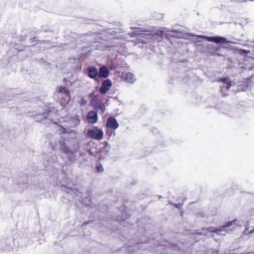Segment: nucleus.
Returning <instances> with one entry per match:
<instances>
[{
  "mask_svg": "<svg viewBox=\"0 0 254 254\" xmlns=\"http://www.w3.org/2000/svg\"><path fill=\"white\" fill-rule=\"evenodd\" d=\"M242 226V223L238 219H235L232 221L227 222L224 225L219 228L209 227L207 228V232L213 233V236L215 235H225V232L233 231L237 227Z\"/></svg>",
  "mask_w": 254,
  "mask_h": 254,
  "instance_id": "1",
  "label": "nucleus"
},
{
  "mask_svg": "<svg viewBox=\"0 0 254 254\" xmlns=\"http://www.w3.org/2000/svg\"><path fill=\"white\" fill-rule=\"evenodd\" d=\"M87 136L97 140H100L103 138L104 132L102 129L94 127L87 132Z\"/></svg>",
  "mask_w": 254,
  "mask_h": 254,
  "instance_id": "2",
  "label": "nucleus"
},
{
  "mask_svg": "<svg viewBox=\"0 0 254 254\" xmlns=\"http://www.w3.org/2000/svg\"><path fill=\"white\" fill-rule=\"evenodd\" d=\"M57 91L60 93L62 99L61 101V104L62 106L66 104L70 100V96L69 90L65 87L59 86L57 87Z\"/></svg>",
  "mask_w": 254,
  "mask_h": 254,
  "instance_id": "3",
  "label": "nucleus"
},
{
  "mask_svg": "<svg viewBox=\"0 0 254 254\" xmlns=\"http://www.w3.org/2000/svg\"><path fill=\"white\" fill-rule=\"evenodd\" d=\"M91 104L95 109L98 110L102 113L104 112L105 106L100 98L95 97L91 101Z\"/></svg>",
  "mask_w": 254,
  "mask_h": 254,
  "instance_id": "4",
  "label": "nucleus"
},
{
  "mask_svg": "<svg viewBox=\"0 0 254 254\" xmlns=\"http://www.w3.org/2000/svg\"><path fill=\"white\" fill-rule=\"evenodd\" d=\"M55 149H59L66 155H68L71 153L70 150L66 146L65 142L64 139H61L55 146Z\"/></svg>",
  "mask_w": 254,
  "mask_h": 254,
  "instance_id": "5",
  "label": "nucleus"
},
{
  "mask_svg": "<svg viewBox=\"0 0 254 254\" xmlns=\"http://www.w3.org/2000/svg\"><path fill=\"white\" fill-rule=\"evenodd\" d=\"M246 229L244 232L245 235L249 237H252L254 236V220H251L248 222L247 225L245 226Z\"/></svg>",
  "mask_w": 254,
  "mask_h": 254,
  "instance_id": "6",
  "label": "nucleus"
},
{
  "mask_svg": "<svg viewBox=\"0 0 254 254\" xmlns=\"http://www.w3.org/2000/svg\"><path fill=\"white\" fill-rule=\"evenodd\" d=\"M112 86V81L110 79H107L105 80L102 83L99 89V92L101 94H103L107 93Z\"/></svg>",
  "mask_w": 254,
  "mask_h": 254,
  "instance_id": "7",
  "label": "nucleus"
},
{
  "mask_svg": "<svg viewBox=\"0 0 254 254\" xmlns=\"http://www.w3.org/2000/svg\"><path fill=\"white\" fill-rule=\"evenodd\" d=\"M121 77L124 81L129 83H133L136 80L135 76L130 72L122 73Z\"/></svg>",
  "mask_w": 254,
  "mask_h": 254,
  "instance_id": "8",
  "label": "nucleus"
},
{
  "mask_svg": "<svg viewBox=\"0 0 254 254\" xmlns=\"http://www.w3.org/2000/svg\"><path fill=\"white\" fill-rule=\"evenodd\" d=\"M207 41L213 42L216 43L227 44L232 43L228 40L225 38L222 37H207Z\"/></svg>",
  "mask_w": 254,
  "mask_h": 254,
  "instance_id": "9",
  "label": "nucleus"
},
{
  "mask_svg": "<svg viewBox=\"0 0 254 254\" xmlns=\"http://www.w3.org/2000/svg\"><path fill=\"white\" fill-rule=\"evenodd\" d=\"M106 126L108 127L116 129L119 127V124L115 118L109 117L107 119Z\"/></svg>",
  "mask_w": 254,
  "mask_h": 254,
  "instance_id": "10",
  "label": "nucleus"
},
{
  "mask_svg": "<svg viewBox=\"0 0 254 254\" xmlns=\"http://www.w3.org/2000/svg\"><path fill=\"white\" fill-rule=\"evenodd\" d=\"M137 37L142 43H147L151 41L152 35L150 34L140 33L137 35Z\"/></svg>",
  "mask_w": 254,
  "mask_h": 254,
  "instance_id": "11",
  "label": "nucleus"
},
{
  "mask_svg": "<svg viewBox=\"0 0 254 254\" xmlns=\"http://www.w3.org/2000/svg\"><path fill=\"white\" fill-rule=\"evenodd\" d=\"M87 120L91 124H95L98 120V115L95 111H90L87 115Z\"/></svg>",
  "mask_w": 254,
  "mask_h": 254,
  "instance_id": "12",
  "label": "nucleus"
},
{
  "mask_svg": "<svg viewBox=\"0 0 254 254\" xmlns=\"http://www.w3.org/2000/svg\"><path fill=\"white\" fill-rule=\"evenodd\" d=\"M109 74V71L108 68L103 65L101 66L98 71V76L99 77L106 78Z\"/></svg>",
  "mask_w": 254,
  "mask_h": 254,
  "instance_id": "13",
  "label": "nucleus"
},
{
  "mask_svg": "<svg viewBox=\"0 0 254 254\" xmlns=\"http://www.w3.org/2000/svg\"><path fill=\"white\" fill-rule=\"evenodd\" d=\"M221 81L223 82L226 86H224L222 88V92H223L225 91L226 90L229 89L231 86L234 85V83H232L229 79L228 78H223L221 80Z\"/></svg>",
  "mask_w": 254,
  "mask_h": 254,
  "instance_id": "14",
  "label": "nucleus"
},
{
  "mask_svg": "<svg viewBox=\"0 0 254 254\" xmlns=\"http://www.w3.org/2000/svg\"><path fill=\"white\" fill-rule=\"evenodd\" d=\"M88 75L92 78H95L98 75V71L97 69L94 67H89L88 69Z\"/></svg>",
  "mask_w": 254,
  "mask_h": 254,
  "instance_id": "15",
  "label": "nucleus"
},
{
  "mask_svg": "<svg viewBox=\"0 0 254 254\" xmlns=\"http://www.w3.org/2000/svg\"><path fill=\"white\" fill-rule=\"evenodd\" d=\"M96 169H97V171L99 172H102L104 170L103 166L101 165H100V164H98L97 165Z\"/></svg>",
  "mask_w": 254,
  "mask_h": 254,
  "instance_id": "16",
  "label": "nucleus"
},
{
  "mask_svg": "<svg viewBox=\"0 0 254 254\" xmlns=\"http://www.w3.org/2000/svg\"><path fill=\"white\" fill-rule=\"evenodd\" d=\"M194 38H195V40L196 42H200L201 41L200 40L202 39H204L205 38L204 37H200V36H195L194 37Z\"/></svg>",
  "mask_w": 254,
  "mask_h": 254,
  "instance_id": "17",
  "label": "nucleus"
},
{
  "mask_svg": "<svg viewBox=\"0 0 254 254\" xmlns=\"http://www.w3.org/2000/svg\"><path fill=\"white\" fill-rule=\"evenodd\" d=\"M240 52L241 54H249L251 53V51H247V50H241L240 51Z\"/></svg>",
  "mask_w": 254,
  "mask_h": 254,
  "instance_id": "18",
  "label": "nucleus"
},
{
  "mask_svg": "<svg viewBox=\"0 0 254 254\" xmlns=\"http://www.w3.org/2000/svg\"><path fill=\"white\" fill-rule=\"evenodd\" d=\"M38 116H40L41 118L39 119H37V121H40L41 120L44 119L46 117V116L44 114L39 115Z\"/></svg>",
  "mask_w": 254,
  "mask_h": 254,
  "instance_id": "19",
  "label": "nucleus"
},
{
  "mask_svg": "<svg viewBox=\"0 0 254 254\" xmlns=\"http://www.w3.org/2000/svg\"><path fill=\"white\" fill-rule=\"evenodd\" d=\"M71 133L72 134V137H75V133H74V132H71Z\"/></svg>",
  "mask_w": 254,
  "mask_h": 254,
  "instance_id": "20",
  "label": "nucleus"
},
{
  "mask_svg": "<svg viewBox=\"0 0 254 254\" xmlns=\"http://www.w3.org/2000/svg\"><path fill=\"white\" fill-rule=\"evenodd\" d=\"M171 32L173 33H176V31H174V30H172Z\"/></svg>",
  "mask_w": 254,
  "mask_h": 254,
  "instance_id": "21",
  "label": "nucleus"
},
{
  "mask_svg": "<svg viewBox=\"0 0 254 254\" xmlns=\"http://www.w3.org/2000/svg\"><path fill=\"white\" fill-rule=\"evenodd\" d=\"M251 1H254V0H250Z\"/></svg>",
  "mask_w": 254,
  "mask_h": 254,
  "instance_id": "22",
  "label": "nucleus"
}]
</instances>
